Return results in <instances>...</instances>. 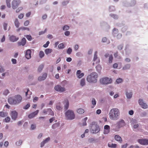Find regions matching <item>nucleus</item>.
Segmentation results:
<instances>
[{
	"mask_svg": "<svg viewBox=\"0 0 148 148\" xmlns=\"http://www.w3.org/2000/svg\"><path fill=\"white\" fill-rule=\"evenodd\" d=\"M64 34L66 36H69L70 34V32L69 31H66L64 33Z\"/></svg>",
	"mask_w": 148,
	"mask_h": 148,
	"instance_id": "obj_53",
	"label": "nucleus"
},
{
	"mask_svg": "<svg viewBox=\"0 0 148 148\" xmlns=\"http://www.w3.org/2000/svg\"><path fill=\"white\" fill-rule=\"evenodd\" d=\"M131 67V65L130 64H127L123 66L122 68V69L124 70H126L129 69Z\"/></svg>",
	"mask_w": 148,
	"mask_h": 148,
	"instance_id": "obj_26",
	"label": "nucleus"
},
{
	"mask_svg": "<svg viewBox=\"0 0 148 148\" xmlns=\"http://www.w3.org/2000/svg\"><path fill=\"white\" fill-rule=\"evenodd\" d=\"M118 33V29L114 28L112 32V35L114 37H116V35Z\"/></svg>",
	"mask_w": 148,
	"mask_h": 148,
	"instance_id": "obj_29",
	"label": "nucleus"
},
{
	"mask_svg": "<svg viewBox=\"0 0 148 148\" xmlns=\"http://www.w3.org/2000/svg\"><path fill=\"white\" fill-rule=\"evenodd\" d=\"M110 15L111 17L114 19H117L118 18V16L116 15L110 14Z\"/></svg>",
	"mask_w": 148,
	"mask_h": 148,
	"instance_id": "obj_45",
	"label": "nucleus"
},
{
	"mask_svg": "<svg viewBox=\"0 0 148 148\" xmlns=\"http://www.w3.org/2000/svg\"><path fill=\"white\" fill-rule=\"evenodd\" d=\"M123 47V45L122 44H121L119 45L118 46V49L119 50H121L122 49Z\"/></svg>",
	"mask_w": 148,
	"mask_h": 148,
	"instance_id": "obj_59",
	"label": "nucleus"
},
{
	"mask_svg": "<svg viewBox=\"0 0 148 148\" xmlns=\"http://www.w3.org/2000/svg\"><path fill=\"white\" fill-rule=\"evenodd\" d=\"M48 112L49 113V114L51 116H53L54 115V113L53 111H52L51 109L50 108H48L47 109Z\"/></svg>",
	"mask_w": 148,
	"mask_h": 148,
	"instance_id": "obj_35",
	"label": "nucleus"
},
{
	"mask_svg": "<svg viewBox=\"0 0 148 148\" xmlns=\"http://www.w3.org/2000/svg\"><path fill=\"white\" fill-rule=\"evenodd\" d=\"M123 81V79L121 78H119L116 80V82L118 84H119L121 83Z\"/></svg>",
	"mask_w": 148,
	"mask_h": 148,
	"instance_id": "obj_51",
	"label": "nucleus"
},
{
	"mask_svg": "<svg viewBox=\"0 0 148 148\" xmlns=\"http://www.w3.org/2000/svg\"><path fill=\"white\" fill-rule=\"evenodd\" d=\"M116 124L118 130H115L116 131H119L120 128L123 127L125 125V121L123 119H121L117 121L116 123Z\"/></svg>",
	"mask_w": 148,
	"mask_h": 148,
	"instance_id": "obj_8",
	"label": "nucleus"
},
{
	"mask_svg": "<svg viewBox=\"0 0 148 148\" xmlns=\"http://www.w3.org/2000/svg\"><path fill=\"white\" fill-rule=\"evenodd\" d=\"M138 103L141 107L143 109H147L148 107V105L145 103L142 99H140L138 100Z\"/></svg>",
	"mask_w": 148,
	"mask_h": 148,
	"instance_id": "obj_10",
	"label": "nucleus"
},
{
	"mask_svg": "<svg viewBox=\"0 0 148 148\" xmlns=\"http://www.w3.org/2000/svg\"><path fill=\"white\" fill-rule=\"evenodd\" d=\"M127 29V27L126 26H124L123 27H122L121 29L122 31L123 32H125Z\"/></svg>",
	"mask_w": 148,
	"mask_h": 148,
	"instance_id": "obj_64",
	"label": "nucleus"
},
{
	"mask_svg": "<svg viewBox=\"0 0 148 148\" xmlns=\"http://www.w3.org/2000/svg\"><path fill=\"white\" fill-rule=\"evenodd\" d=\"M19 39L18 37H17L14 35H12L9 37L10 40L12 42H14L17 41Z\"/></svg>",
	"mask_w": 148,
	"mask_h": 148,
	"instance_id": "obj_18",
	"label": "nucleus"
},
{
	"mask_svg": "<svg viewBox=\"0 0 148 148\" xmlns=\"http://www.w3.org/2000/svg\"><path fill=\"white\" fill-rule=\"evenodd\" d=\"M88 119V118L86 117L84 118L82 120L83 121V125L84 126H86L87 125L86 121Z\"/></svg>",
	"mask_w": 148,
	"mask_h": 148,
	"instance_id": "obj_38",
	"label": "nucleus"
},
{
	"mask_svg": "<svg viewBox=\"0 0 148 148\" xmlns=\"http://www.w3.org/2000/svg\"><path fill=\"white\" fill-rule=\"evenodd\" d=\"M90 130L91 133L96 134L100 131V128L95 122H93L90 125Z\"/></svg>",
	"mask_w": 148,
	"mask_h": 148,
	"instance_id": "obj_4",
	"label": "nucleus"
},
{
	"mask_svg": "<svg viewBox=\"0 0 148 148\" xmlns=\"http://www.w3.org/2000/svg\"><path fill=\"white\" fill-rule=\"evenodd\" d=\"M44 67V65L43 64L40 65L38 69V70L39 72H40L42 69Z\"/></svg>",
	"mask_w": 148,
	"mask_h": 148,
	"instance_id": "obj_41",
	"label": "nucleus"
},
{
	"mask_svg": "<svg viewBox=\"0 0 148 148\" xmlns=\"http://www.w3.org/2000/svg\"><path fill=\"white\" fill-rule=\"evenodd\" d=\"M47 31V29H45L44 31H41L40 32H39V35H42L43 34H44Z\"/></svg>",
	"mask_w": 148,
	"mask_h": 148,
	"instance_id": "obj_54",
	"label": "nucleus"
},
{
	"mask_svg": "<svg viewBox=\"0 0 148 148\" xmlns=\"http://www.w3.org/2000/svg\"><path fill=\"white\" fill-rule=\"evenodd\" d=\"M23 143V141L22 140H19L16 143V145L18 146L21 145Z\"/></svg>",
	"mask_w": 148,
	"mask_h": 148,
	"instance_id": "obj_39",
	"label": "nucleus"
},
{
	"mask_svg": "<svg viewBox=\"0 0 148 148\" xmlns=\"http://www.w3.org/2000/svg\"><path fill=\"white\" fill-rule=\"evenodd\" d=\"M110 127L108 125L104 126L103 130V134H108L110 132Z\"/></svg>",
	"mask_w": 148,
	"mask_h": 148,
	"instance_id": "obj_13",
	"label": "nucleus"
},
{
	"mask_svg": "<svg viewBox=\"0 0 148 148\" xmlns=\"http://www.w3.org/2000/svg\"><path fill=\"white\" fill-rule=\"evenodd\" d=\"M97 101L95 98H93L92 100V103L94 106L96 105Z\"/></svg>",
	"mask_w": 148,
	"mask_h": 148,
	"instance_id": "obj_49",
	"label": "nucleus"
},
{
	"mask_svg": "<svg viewBox=\"0 0 148 148\" xmlns=\"http://www.w3.org/2000/svg\"><path fill=\"white\" fill-rule=\"evenodd\" d=\"M115 139L120 143L122 142V139L120 136L118 135H116L114 136Z\"/></svg>",
	"mask_w": 148,
	"mask_h": 148,
	"instance_id": "obj_24",
	"label": "nucleus"
},
{
	"mask_svg": "<svg viewBox=\"0 0 148 148\" xmlns=\"http://www.w3.org/2000/svg\"><path fill=\"white\" fill-rule=\"evenodd\" d=\"M77 112L79 114H82L84 113V110L82 108H79L77 110Z\"/></svg>",
	"mask_w": 148,
	"mask_h": 148,
	"instance_id": "obj_30",
	"label": "nucleus"
},
{
	"mask_svg": "<svg viewBox=\"0 0 148 148\" xmlns=\"http://www.w3.org/2000/svg\"><path fill=\"white\" fill-rule=\"evenodd\" d=\"M110 119L113 121L117 120L120 117V113L119 110L116 108L111 109L108 114Z\"/></svg>",
	"mask_w": 148,
	"mask_h": 148,
	"instance_id": "obj_1",
	"label": "nucleus"
},
{
	"mask_svg": "<svg viewBox=\"0 0 148 148\" xmlns=\"http://www.w3.org/2000/svg\"><path fill=\"white\" fill-rule=\"evenodd\" d=\"M97 51H96L94 54V56L93 59V61L95 62L96 64H98L100 62V60L99 58H98L97 54Z\"/></svg>",
	"mask_w": 148,
	"mask_h": 148,
	"instance_id": "obj_14",
	"label": "nucleus"
},
{
	"mask_svg": "<svg viewBox=\"0 0 148 148\" xmlns=\"http://www.w3.org/2000/svg\"><path fill=\"white\" fill-rule=\"evenodd\" d=\"M100 82L102 84L107 85L111 83L112 80L110 78L105 77L101 78L100 80Z\"/></svg>",
	"mask_w": 148,
	"mask_h": 148,
	"instance_id": "obj_6",
	"label": "nucleus"
},
{
	"mask_svg": "<svg viewBox=\"0 0 148 148\" xmlns=\"http://www.w3.org/2000/svg\"><path fill=\"white\" fill-rule=\"evenodd\" d=\"M36 128V125L35 124H32L31 125V130H34Z\"/></svg>",
	"mask_w": 148,
	"mask_h": 148,
	"instance_id": "obj_57",
	"label": "nucleus"
},
{
	"mask_svg": "<svg viewBox=\"0 0 148 148\" xmlns=\"http://www.w3.org/2000/svg\"><path fill=\"white\" fill-rule=\"evenodd\" d=\"M26 43V40L25 38H23L21 42H18V43L19 46L21 45L22 46L24 45Z\"/></svg>",
	"mask_w": 148,
	"mask_h": 148,
	"instance_id": "obj_23",
	"label": "nucleus"
},
{
	"mask_svg": "<svg viewBox=\"0 0 148 148\" xmlns=\"http://www.w3.org/2000/svg\"><path fill=\"white\" fill-rule=\"evenodd\" d=\"M11 0H5L6 4L8 8H10L11 7L10 2Z\"/></svg>",
	"mask_w": 148,
	"mask_h": 148,
	"instance_id": "obj_32",
	"label": "nucleus"
},
{
	"mask_svg": "<svg viewBox=\"0 0 148 148\" xmlns=\"http://www.w3.org/2000/svg\"><path fill=\"white\" fill-rule=\"evenodd\" d=\"M65 114L66 119L71 120L75 118V114L73 110H69L66 112Z\"/></svg>",
	"mask_w": 148,
	"mask_h": 148,
	"instance_id": "obj_5",
	"label": "nucleus"
},
{
	"mask_svg": "<svg viewBox=\"0 0 148 148\" xmlns=\"http://www.w3.org/2000/svg\"><path fill=\"white\" fill-rule=\"evenodd\" d=\"M8 115V113L7 112H4L3 111L0 112V116L4 117L7 116Z\"/></svg>",
	"mask_w": 148,
	"mask_h": 148,
	"instance_id": "obj_28",
	"label": "nucleus"
},
{
	"mask_svg": "<svg viewBox=\"0 0 148 148\" xmlns=\"http://www.w3.org/2000/svg\"><path fill=\"white\" fill-rule=\"evenodd\" d=\"M30 104L29 103H28L24 107L23 109L25 110H27L30 107Z\"/></svg>",
	"mask_w": 148,
	"mask_h": 148,
	"instance_id": "obj_50",
	"label": "nucleus"
},
{
	"mask_svg": "<svg viewBox=\"0 0 148 148\" xmlns=\"http://www.w3.org/2000/svg\"><path fill=\"white\" fill-rule=\"evenodd\" d=\"M58 47L60 49H62L64 48V46L63 43H61L59 44Z\"/></svg>",
	"mask_w": 148,
	"mask_h": 148,
	"instance_id": "obj_48",
	"label": "nucleus"
},
{
	"mask_svg": "<svg viewBox=\"0 0 148 148\" xmlns=\"http://www.w3.org/2000/svg\"><path fill=\"white\" fill-rule=\"evenodd\" d=\"M11 61L12 63L13 64H16L17 62V61L16 59H12Z\"/></svg>",
	"mask_w": 148,
	"mask_h": 148,
	"instance_id": "obj_63",
	"label": "nucleus"
},
{
	"mask_svg": "<svg viewBox=\"0 0 148 148\" xmlns=\"http://www.w3.org/2000/svg\"><path fill=\"white\" fill-rule=\"evenodd\" d=\"M60 125V124L59 123H56L52 125V128L53 129H55L56 127H58Z\"/></svg>",
	"mask_w": 148,
	"mask_h": 148,
	"instance_id": "obj_40",
	"label": "nucleus"
},
{
	"mask_svg": "<svg viewBox=\"0 0 148 148\" xmlns=\"http://www.w3.org/2000/svg\"><path fill=\"white\" fill-rule=\"evenodd\" d=\"M9 93V90L8 89H6L4 90L3 92V94L5 95H7Z\"/></svg>",
	"mask_w": 148,
	"mask_h": 148,
	"instance_id": "obj_43",
	"label": "nucleus"
},
{
	"mask_svg": "<svg viewBox=\"0 0 148 148\" xmlns=\"http://www.w3.org/2000/svg\"><path fill=\"white\" fill-rule=\"evenodd\" d=\"M44 55H45L43 51H40V52L39 56V57L40 58H42L44 56Z\"/></svg>",
	"mask_w": 148,
	"mask_h": 148,
	"instance_id": "obj_47",
	"label": "nucleus"
},
{
	"mask_svg": "<svg viewBox=\"0 0 148 148\" xmlns=\"http://www.w3.org/2000/svg\"><path fill=\"white\" fill-rule=\"evenodd\" d=\"M47 76V74L46 73H44L42 76H39L38 78V80L40 81H42L44 80Z\"/></svg>",
	"mask_w": 148,
	"mask_h": 148,
	"instance_id": "obj_21",
	"label": "nucleus"
},
{
	"mask_svg": "<svg viewBox=\"0 0 148 148\" xmlns=\"http://www.w3.org/2000/svg\"><path fill=\"white\" fill-rule=\"evenodd\" d=\"M96 70L98 72L100 73L101 72L102 68L101 66L100 65H98L96 67Z\"/></svg>",
	"mask_w": 148,
	"mask_h": 148,
	"instance_id": "obj_33",
	"label": "nucleus"
},
{
	"mask_svg": "<svg viewBox=\"0 0 148 148\" xmlns=\"http://www.w3.org/2000/svg\"><path fill=\"white\" fill-rule=\"evenodd\" d=\"M125 95L127 99H130L132 97V93L131 91L127 90H125Z\"/></svg>",
	"mask_w": 148,
	"mask_h": 148,
	"instance_id": "obj_16",
	"label": "nucleus"
},
{
	"mask_svg": "<svg viewBox=\"0 0 148 148\" xmlns=\"http://www.w3.org/2000/svg\"><path fill=\"white\" fill-rule=\"evenodd\" d=\"M10 115L12 119L14 121H16L17 119L18 114L15 110H12L10 111Z\"/></svg>",
	"mask_w": 148,
	"mask_h": 148,
	"instance_id": "obj_7",
	"label": "nucleus"
},
{
	"mask_svg": "<svg viewBox=\"0 0 148 148\" xmlns=\"http://www.w3.org/2000/svg\"><path fill=\"white\" fill-rule=\"evenodd\" d=\"M10 118L9 116H7L5 118L4 120V121L5 123H8L10 122Z\"/></svg>",
	"mask_w": 148,
	"mask_h": 148,
	"instance_id": "obj_44",
	"label": "nucleus"
},
{
	"mask_svg": "<svg viewBox=\"0 0 148 148\" xmlns=\"http://www.w3.org/2000/svg\"><path fill=\"white\" fill-rule=\"evenodd\" d=\"M31 52L30 50L28 49L27 50L25 55V57L28 59H30L31 58Z\"/></svg>",
	"mask_w": 148,
	"mask_h": 148,
	"instance_id": "obj_20",
	"label": "nucleus"
},
{
	"mask_svg": "<svg viewBox=\"0 0 148 148\" xmlns=\"http://www.w3.org/2000/svg\"><path fill=\"white\" fill-rule=\"evenodd\" d=\"M24 17V14H21L18 15V17L20 19H22Z\"/></svg>",
	"mask_w": 148,
	"mask_h": 148,
	"instance_id": "obj_60",
	"label": "nucleus"
},
{
	"mask_svg": "<svg viewBox=\"0 0 148 148\" xmlns=\"http://www.w3.org/2000/svg\"><path fill=\"white\" fill-rule=\"evenodd\" d=\"M20 0H13L12 2V7L13 9H15L21 3Z\"/></svg>",
	"mask_w": 148,
	"mask_h": 148,
	"instance_id": "obj_9",
	"label": "nucleus"
},
{
	"mask_svg": "<svg viewBox=\"0 0 148 148\" xmlns=\"http://www.w3.org/2000/svg\"><path fill=\"white\" fill-rule=\"evenodd\" d=\"M98 77L97 73L96 72H93L88 75L86 80L89 83H95L97 82Z\"/></svg>",
	"mask_w": 148,
	"mask_h": 148,
	"instance_id": "obj_3",
	"label": "nucleus"
},
{
	"mask_svg": "<svg viewBox=\"0 0 148 148\" xmlns=\"http://www.w3.org/2000/svg\"><path fill=\"white\" fill-rule=\"evenodd\" d=\"M137 141L140 144L142 145H148V139H139Z\"/></svg>",
	"mask_w": 148,
	"mask_h": 148,
	"instance_id": "obj_12",
	"label": "nucleus"
},
{
	"mask_svg": "<svg viewBox=\"0 0 148 148\" xmlns=\"http://www.w3.org/2000/svg\"><path fill=\"white\" fill-rule=\"evenodd\" d=\"M115 8L113 6H111L109 7V10L110 12L113 11L115 10Z\"/></svg>",
	"mask_w": 148,
	"mask_h": 148,
	"instance_id": "obj_56",
	"label": "nucleus"
},
{
	"mask_svg": "<svg viewBox=\"0 0 148 148\" xmlns=\"http://www.w3.org/2000/svg\"><path fill=\"white\" fill-rule=\"evenodd\" d=\"M39 112L38 110L31 113L28 115V117L30 119H32L34 118L35 116L37 115Z\"/></svg>",
	"mask_w": 148,
	"mask_h": 148,
	"instance_id": "obj_19",
	"label": "nucleus"
},
{
	"mask_svg": "<svg viewBox=\"0 0 148 148\" xmlns=\"http://www.w3.org/2000/svg\"><path fill=\"white\" fill-rule=\"evenodd\" d=\"M52 51V49H46L45 50V53L46 55L51 53Z\"/></svg>",
	"mask_w": 148,
	"mask_h": 148,
	"instance_id": "obj_31",
	"label": "nucleus"
},
{
	"mask_svg": "<svg viewBox=\"0 0 148 148\" xmlns=\"http://www.w3.org/2000/svg\"><path fill=\"white\" fill-rule=\"evenodd\" d=\"M4 71L5 69L4 68L0 65V73L3 72Z\"/></svg>",
	"mask_w": 148,
	"mask_h": 148,
	"instance_id": "obj_62",
	"label": "nucleus"
},
{
	"mask_svg": "<svg viewBox=\"0 0 148 148\" xmlns=\"http://www.w3.org/2000/svg\"><path fill=\"white\" fill-rule=\"evenodd\" d=\"M76 56L78 57H82L83 56V54L80 52H78L76 53Z\"/></svg>",
	"mask_w": 148,
	"mask_h": 148,
	"instance_id": "obj_46",
	"label": "nucleus"
},
{
	"mask_svg": "<svg viewBox=\"0 0 148 148\" xmlns=\"http://www.w3.org/2000/svg\"><path fill=\"white\" fill-rule=\"evenodd\" d=\"M8 25V24L6 23H4L3 24V28L5 30H7V27Z\"/></svg>",
	"mask_w": 148,
	"mask_h": 148,
	"instance_id": "obj_58",
	"label": "nucleus"
},
{
	"mask_svg": "<svg viewBox=\"0 0 148 148\" xmlns=\"http://www.w3.org/2000/svg\"><path fill=\"white\" fill-rule=\"evenodd\" d=\"M113 59V57L112 55H111L109 56L108 62L109 63H111L112 62Z\"/></svg>",
	"mask_w": 148,
	"mask_h": 148,
	"instance_id": "obj_42",
	"label": "nucleus"
},
{
	"mask_svg": "<svg viewBox=\"0 0 148 148\" xmlns=\"http://www.w3.org/2000/svg\"><path fill=\"white\" fill-rule=\"evenodd\" d=\"M72 51V49L70 48L69 47L67 50V53L69 54H70L71 53Z\"/></svg>",
	"mask_w": 148,
	"mask_h": 148,
	"instance_id": "obj_52",
	"label": "nucleus"
},
{
	"mask_svg": "<svg viewBox=\"0 0 148 148\" xmlns=\"http://www.w3.org/2000/svg\"><path fill=\"white\" fill-rule=\"evenodd\" d=\"M69 29V27L67 25H64L62 27V29L64 31H67V30Z\"/></svg>",
	"mask_w": 148,
	"mask_h": 148,
	"instance_id": "obj_37",
	"label": "nucleus"
},
{
	"mask_svg": "<svg viewBox=\"0 0 148 148\" xmlns=\"http://www.w3.org/2000/svg\"><path fill=\"white\" fill-rule=\"evenodd\" d=\"M22 97L19 95L10 97L8 99V102L10 105H16L20 103L22 100Z\"/></svg>",
	"mask_w": 148,
	"mask_h": 148,
	"instance_id": "obj_2",
	"label": "nucleus"
},
{
	"mask_svg": "<svg viewBox=\"0 0 148 148\" xmlns=\"http://www.w3.org/2000/svg\"><path fill=\"white\" fill-rule=\"evenodd\" d=\"M80 84L82 87L84 86L85 85L86 81L84 78H82L80 82Z\"/></svg>",
	"mask_w": 148,
	"mask_h": 148,
	"instance_id": "obj_27",
	"label": "nucleus"
},
{
	"mask_svg": "<svg viewBox=\"0 0 148 148\" xmlns=\"http://www.w3.org/2000/svg\"><path fill=\"white\" fill-rule=\"evenodd\" d=\"M54 89L55 90L57 91L62 92L65 91L66 90L65 88L61 86L57 85L55 87Z\"/></svg>",
	"mask_w": 148,
	"mask_h": 148,
	"instance_id": "obj_11",
	"label": "nucleus"
},
{
	"mask_svg": "<svg viewBox=\"0 0 148 148\" xmlns=\"http://www.w3.org/2000/svg\"><path fill=\"white\" fill-rule=\"evenodd\" d=\"M14 25L16 27L18 28L19 27L20 23L17 18H15L14 21Z\"/></svg>",
	"mask_w": 148,
	"mask_h": 148,
	"instance_id": "obj_25",
	"label": "nucleus"
},
{
	"mask_svg": "<svg viewBox=\"0 0 148 148\" xmlns=\"http://www.w3.org/2000/svg\"><path fill=\"white\" fill-rule=\"evenodd\" d=\"M22 31H23L25 30H27V31H29V28L26 27H21Z\"/></svg>",
	"mask_w": 148,
	"mask_h": 148,
	"instance_id": "obj_61",
	"label": "nucleus"
},
{
	"mask_svg": "<svg viewBox=\"0 0 148 148\" xmlns=\"http://www.w3.org/2000/svg\"><path fill=\"white\" fill-rule=\"evenodd\" d=\"M50 140L49 137H48L46 138L44 140H43L40 143V147H43L45 145V144L48 143Z\"/></svg>",
	"mask_w": 148,
	"mask_h": 148,
	"instance_id": "obj_17",
	"label": "nucleus"
},
{
	"mask_svg": "<svg viewBox=\"0 0 148 148\" xmlns=\"http://www.w3.org/2000/svg\"><path fill=\"white\" fill-rule=\"evenodd\" d=\"M108 146L110 147L115 148L116 147L117 145L115 144L112 143L111 144H110L108 143Z\"/></svg>",
	"mask_w": 148,
	"mask_h": 148,
	"instance_id": "obj_36",
	"label": "nucleus"
},
{
	"mask_svg": "<svg viewBox=\"0 0 148 148\" xmlns=\"http://www.w3.org/2000/svg\"><path fill=\"white\" fill-rule=\"evenodd\" d=\"M56 108L57 110H61L62 109V107L60 103L56 105Z\"/></svg>",
	"mask_w": 148,
	"mask_h": 148,
	"instance_id": "obj_34",
	"label": "nucleus"
},
{
	"mask_svg": "<svg viewBox=\"0 0 148 148\" xmlns=\"http://www.w3.org/2000/svg\"><path fill=\"white\" fill-rule=\"evenodd\" d=\"M76 75L77 78L80 79L84 76V74L83 73H81L80 70H78L76 72Z\"/></svg>",
	"mask_w": 148,
	"mask_h": 148,
	"instance_id": "obj_15",
	"label": "nucleus"
},
{
	"mask_svg": "<svg viewBox=\"0 0 148 148\" xmlns=\"http://www.w3.org/2000/svg\"><path fill=\"white\" fill-rule=\"evenodd\" d=\"M64 109L66 110H67L69 107V103L68 100L67 99L64 100Z\"/></svg>",
	"mask_w": 148,
	"mask_h": 148,
	"instance_id": "obj_22",
	"label": "nucleus"
},
{
	"mask_svg": "<svg viewBox=\"0 0 148 148\" xmlns=\"http://www.w3.org/2000/svg\"><path fill=\"white\" fill-rule=\"evenodd\" d=\"M26 37L27 39L29 41H31L32 39V37L30 35H27L26 36Z\"/></svg>",
	"mask_w": 148,
	"mask_h": 148,
	"instance_id": "obj_55",
	"label": "nucleus"
}]
</instances>
